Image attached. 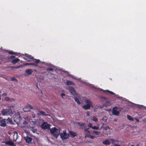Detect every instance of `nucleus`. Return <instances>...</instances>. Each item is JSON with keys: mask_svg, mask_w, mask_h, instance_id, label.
<instances>
[{"mask_svg": "<svg viewBox=\"0 0 146 146\" xmlns=\"http://www.w3.org/2000/svg\"><path fill=\"white\" fill-rule=\"evenodd\" d=\"M15 58V56H10L8 57V58L9 59V58H11V59L14 58Z\"/></svg>", "mask_w": 146, "mask_h": 146, "instance_id": "obj_36", "label": "nucleus"}, {"mask_svg": "<svg viewBox=\"0 0 146 146\" xmlns=\"http://www.w3.org/2000/svg\"><path fill=\"white\" fill-rule=\"evenodd\" d=\"M88 128L85 129L84 130V132L85 133L86 136L89 137L90 136V133L89 131L88 130Z\"/></svg>", "mask_w": 146, "mask_h": 146, "instance_id": "obj_12", "label": "nucleus"}, {"mask_svg": "<svg viewBox=\"0 0 146 146\" xmlns=\"http://www.w3.org/2000/svg\"><path fill=\"white\" fill-rule=\"evenodd\" d=\"M37 119H34L31 122V125H35L37 123Z\"/></svg>", "mask_w": 146, "mask_h": 146, "instance_id": "obj_19", "label": "nucleus"}, {"mask_svg": "<svg viewBox=\"0 0 146 146\" xmlns=\"http://www.w3.org/2000/svg\"><path fill=\"white\" fill-rule=\"evenodd\" d=\"M13 107L10 106L7 107L6 109H3L1 111V113L3 115H10L11 116L13 114L11 108Z\"/></svg>", "mask_w": 146, "mask_h": 146, "instance_id": "obj_1", "label": "nucleus"}, {"mask_svg": "<svg viewBox=\"0 0 146 146\" xmlns=\"http://www.w3.org/2000/svg\"><path fill=\"white\" fill-rule=\"evenodd\" d=\"M117 108L115 106L114 108H113L112 110V113L113 115H118L119 114V112L118 111H117L116 110H115L114 108Z\"/></svg>", "mask_w": 146, "mask_h": 146, "instance_id": "obj_10", "label": "nucleus"}, {"mask_svg": "<svg viewBox=\"0 0 146 146\" xmlns=\"http://www.w3.org/2000/svg\"><path fill=\"white\" fill-rule=\"evenodd\" d=\"M50 133L54 137L57 139L58 136L60 135L59 131L57 132V129L55 127H52L50 129Z\"/></svg>", "mask_w": 146, "mask_h": 146, "instance_id": "obj_2", "label": "nucleus"}, {"mask_svg": "<svg viewBox=\"0 0 146 146\" xmlns=\"http://www.w3.org/2000/svg\"><path fill=\"white\" fill-rule=\"evenodd\" d=\"M61 96L62 98L63 99V96H65V94L64 93H62L61 94Z\"/></svg>", "mask_w": 146, "mask_h": 146, "instance_id": "obj_40", "label": "nucleus"}, {"mask_svg": "<svg viewBox=\"0 0 146 146\" xmlns=\"http://www.w3.org/2000/svg\"><path fill=\"white\" fill-rule=\"evenodd\" d=\"M89 138H90L91 139H93L94 138V136L90 135V137H89Z\"/></svg>", "mask_w": 146, "mask_h": 146, "instance_id": "obj_41", "label": "nucleus"}, {"mask_svg": "<svg viewBox=\"0 0 146 146\" xmlns=\"http://www.w3.org/2000/svg\"><path fill=\"white\" fill-rule=\"evenodd\" d=\"M78 124L80 125V126H82L83 127H85V123H81V124H80V123H78Z\"/></svg>", "mask_w": 146, "mask_h": 146, "instance_id": "obj_38", "label": "nucleus"}, {"mask_svg": "<svg viewBox=\"0 0 146 146\" xmlns=\"http://www.w3.org/2000/svg\"><path fill=\"white\" fill-rule=\"evenodd\" d=\"M88 126L89 127L91 128H92L93 126L92 124L91 123H89L88 124Z\"/></svg>", "mask_w": 146, "mask_h": 146, "instance_id": "obj_35", "label": "nucleus"}, {"mask_svg": "<svg viewBox=\"0 0 146 146\" xmlns=\"http://www.w3.org/2000/svg\"><path fill=\"white\" fill-rule=\"evenodd\" d=\"M99 127L96 126H93L92 129H94L98 130L99 129Z\"/></svg>", "mask_w": 146, "mask_h": 146, "instance_id": "obj_32", "label": "nucleus"}, {"mask_svg": "<svg viewBox=\"0 0 146 146\" xmlns=\"http://www.w3.org/2000/svg\"><path fill=\"white\" fill-rule=\"evenodd\" d=\"M25 58H33V57L32 56L27 54H25Z\"/></svg>", "mask_w": 146, "mask_h": 146, "instance_id": "obj_22", "label": "nucleus"}, {"mask_svg": "<svg viewBox=\"0 0 146 146\" xmlns=\"http://www.w3.org/2000/svg\"><path fill=\"white\" fill-rule=\"evenodd\" d=\"M93 120L95 121H96L98 120L97 118L96 117H94L93 118Z\"/></svg>", "mask_w": 146, "mask_h": 146, "instance_id": "obj_37", "label": "nucleus"}, {"mask_svg": "<svg viewBox=\"0 0 146 146\" xmlns=\"http://www.w3.org/2000/svg\"><path fill=\"white\" fill-rule=\"evenodd\" d=\"M24 65H33H33H34V64H33V63H25L24 64Z\"/></svg>", "mask_w": 146, "mask_h": 146, "instance_id": "obj_31", "label": "nucleus"}, {"mask_svg": "<svg viewBox=\"0 0 146 146\" xmlns=\"http://www.w3.org/2000/svg\"><path fill=\"white\" fill-rule=\"evenodd\" d=\"M23 58L25 60H26L28 62H31L32 61V60L33 58H25V57H24Z\"/></svg>", "mask_w": 146, "mask_h": 146, "instance_id": "obj_25", "label": "nucleus"}, {"mask_svg": "<svg viewBox=\"0 0 146 146\" xmlns=\"http://www.w3.org/2000/svg\"><path fill=\"white\" fill-rule=\"evenodd\" d=\"M90 105L89 104H86L82 106V108L85 110L89 109L90 108Z\"/></svg>", "mask_w": 146, "mask_h": 146, "instance_id": "obj_14", "label": "nucleus"}, {"mask_svg": "<svg viewBox=\"0 0 146 146\" xmlns=\"http://www.w3.org/2000/svg\"><path fill=\"white\" fill-rule=\"evenodd\" d=\"M25 72L27 74V75H29L32 74L33 71L31 69H28L26 70Z\"/></svg>", "mask_w": 146, "mask_h": 146, "instance_id": "obj_16", "label": "nucleus"}, {"mask_svg": "<svg viewBox=\"0 0 146 146\" xmlns=\"http://www.w3.org/2000/svg\"><path fill=\"white\" fill-rule=\"evenodd\" d=\"M2 95L4 96H6L7 95V94L6 93H4L2 94Z\"/></svg>", "mask_w": 146, "mask_h": 146, "instance_id": "obj_42", "label": "nucleus"}, {"mask_svg": "<svg viewBox=\"0 0 146 146\" xmlns=\"http://www.w3.org/2000/svg\"><path fill=\"white\" fill-rule=\"evenodd\" d=\"M74 99L75 100V101L77 103L79 104H80V102L78 100V99L76 98H74Z\"/></svg>", "mask_w": 146, "mask_h": 146, "instance_id": "obj_28", "label": "nucleus"}, {"mask_svg": "<svg viewBox=\"0 0 146 146\" xmlns=\"http://www.w3.org/2000/svg\"><path fill=\"white\" fill-rule=\"evenodd\" d=\"M11 80L12 81H14L16 80V79L14 77L11 78Z\"/></svg>", "mask_w": 146, "mask_h": 146, "instance_id": "obj_39", "label": "nucleus"}, {"mask_svg": "<svg viewBox=\"0 0 146 146\" xmlns=\"http://www.w3.org/2000/svg\"><path fill=\"white\" fill-rule=\"evenodd\" d=\"M7 98L8 99H9V98Z\"/></svg>", "mask_w": 146, "mask_h": 146, "instance_id": "obj_51", "label": "nucleus"}, {"mask_svg": "<svg viewBox=\"0 0 146 146\" xmlns=\"http://www.w3.org/2000/svg\"><path fill=\"white\" fill-rule=\"evenodd\" d=\"M19 61V59L18 58H16L13 60L12 62L13 64H15Z\"/></svg>", "mask_w": 146, "mask_h": 146, "instance_id": "obj_18", "label": "nucleus"}, {"mask_svg": "<svg viewBox=\"0 0 146 146\" xmlns=\"http://www.w3.org/2000/svg\"><path fill=\"white\" fill-rule=\"evenodd\" d=\"M131 146H134V145H131Z\"/></svg>", "mask_w": 146, "mask_h": 146, "instance_id": "obj_50", "label": "nucleus"}, {"mask_svg": "<svg viewBox=\"0 0 146 146\" xmlns=\"http://www.w3.org/2000/svg\"><path fill=\"white\" fill-rule=\"evenodd\" d=\"M23 110L25 112H28L30 111V110L28 108V107H27V106L23 108Z\"/></svg>", "mask_w": 146, "mask_h": 146, "instance_id": "obj_24", "label": "nucleus"}, {"mask_svg": "<svg viewBox=\"0 0 146 146\" xmlns=\"http://www.w3.org/2000/svg\"><path fill=\"white\" fill-rule=\"evenodd\" d=\"M53 70V68H46V70L47 71H52Z\"/></svg>", "mask_w": 146, "mask_h": 146, "instance_id": "obj_33", "label": "nucleus"}, {"mask_svg": "<svg viewBox=\"0 0 146 146\" xmlns=\"http://www.w3.org/2000/svg\"><path fill=\"white\" fill-rule=\"evenodd\" d=\"M102 143L104 145H109L110 144V142L108 139H106L102 142Z\"/></svg>", "mask_w": 146, "mask_h": 146, "instance_id": "obj_17", "label": "nucleus"}, {"mask_svg": "<svg viewBox=\"0 0 146 146\" xmlns=\"http://www.w3.org/2000/svg\"><path fill=\"white\" fill-rule=\"evenodd\" d=\"M69 133L70 135V136L72 137H74L76 136V133L73 132L72 131H70Z\"/></svg>", "mask_w": 146, "mask_h": 146, "instance_id": "obj_15", "label": "nucleus"}, {"mask_svg": "<svg viewBox=\"0 0 146 146\" xmlns=\"http://www.w3.org/2000/svg\"><path fill=\"white\" fill-rule=\"evenodd\" d=\"M32 61L33 62H32L34 64V65H33V66H38L37 64L40 62V60L39 59H36L33 58L32 60Z\"/></svg>", "mask_w": 146, "mask_h": 146, "instance_id": "obj_7", "label": "nucleus"}, {"mask_svg": "<svg viewBox=\"0 0 146 146\" xmlns=\"http://www.w3.org/2000/svg\"><path fill=\"white\" fill-rule=\"evenodd\" d=\"M37 114L38 115H44V116L48 115V114H47L45 112H44L43 111H38Z\"/></svg>", "mask_w": 146, "mask_h": 146, "instance_id": "obj_11", "label": "nucleus"}, {"mask_svg": "<svg viewBox=\"0 0 146 146\" xmlns=\"http://www.w3.org/2000/svg\"><path fill=\"white\" fill-rule=\"evenodd\" d=\"M5 143L7 145H9L11 146H14L15 144L13 142L12 140H9L6 141L5 142Z\"/></svg>", "mask_w": 146, "mask_h": 146, "instance_id": "obj_9", "label": "nucleus"}, {"mask_svg": "<svg viewBox=\"0 0 146 146\" xmlns=\"http://www.w3.org/2000/svg\"><path fill=\"white\" fill-rule=\"evenodd\" d=\"M100 133V132H98V131H93V133L94 134H96V135H98Z\"/></svg>", "mask_w": 146, "mask_h": 146, "instance_id": "obj_34", "label": "nucleus"}, {"mask_svg": "<svg viewBox=\"0 0 146 146\" xmlns=\"http://www.w3.org/2000/svg\"><path fill=\"white\" fill-rule=\"evenodd\" d=\"M24 139L25 140L26 142L28 143H31L32 140V139L28 136L24 137Z\"/></svg>", "mask_w": 146, "mask_h": 146, "instance_id": "obj_8", "label": "nucleus"}, {"mask_svg": "<svg viewBox=\"0 0 146 146\" xmlns=\"http://www.w3.org/2000/svg\"><path fill=\"white\" fill-rule=\"evenodd\" d=\"M60 134L61 138L62 140L68 139L69 138V135L66 133V129H64L63 132L61 133Z\"/></svg>", "mask_w": 146, "mask_h": 146, "instance_id": "obj_3", "label": "nucleus"}, {"mask_svg": "<svg viewBox=\"0 0 146 146\" xmlns=\"http://www.w3.org/2000/svg\"><path fill=\"white\" fill-rule=\"evenodd\" d=\"M68 90L73 95L76 94V90L73 87L71 86L69 87Z\"/></svg>", "mask_w": 146, "mask_h": 146, "instance_id": "obj_5", "label": "nucleus"}, {"mask_svg": "<svg viewBox=\"0 0 146 146\" xmlns=\"http://www.w3.org/2000/svg\"><path fill=\"white\" fill-rule=\"evenodd\" d=\"M110 140L111 141L112 143H113L114 142H115V140L113 139H111Z\"/></svg>", "mask_w": 146, "mask_h": 146, "instance_id": "obj_44", "label": "nucleus"}, {"mask_svg": "<svg viewBox=\"0 0 146 146\" xmlns=\"http://www.w3.org/2000/svg\"><path fill=\"white\" fill-rule=\"evenodd\" d=\"M21 67V65H19L17 66H11L10 67V68L12 69H13L14 68L18 69Z\"/></svg>", "mask_w": 146, "mask_h": 146, "instance_id": "obj_26", "label": "nucleus"}, {"mask_svg": "<svg viewBox=\"0 0 146 146\" xmlns=\"http://www.w3.org/2000/svg\"><path fill=\"white\" fill-rule=\"evenodd\" d=\"M135 119L137 122H139V120L138 119H137L136 118H135Z\"/></svg>", "mask_w": 146, "mask_h": 146, "instance_id": "obj_43", "label": "nucleus"}, {"mask_svg": "<svg viewBox=\"0 0 146 146\" xmlns=\"http://www.w3.org/2000/svg\"><path fill=\"white\" fill-rule=\"evenodd\" d=\"M5 51L6 52H8L10 54H16V53L14 52L13 51H12V50L9 51H8V50H5Z\"/></svg>", "mask_w": 146, "mask_h": 146, "instance_id": "obj_20", "label": "nucleus"}, {"mask_svg": "<svg viewBox=\"0 0 146 146\" xmlns=\"http://www.w3.org/2000/svg\"><path fill=\"white\" fill-rule=\"evenodd\" d=\"M114 146H121L120 145L116 144H114Z\"/></svg>", "mask_w": 146, "mask_h": 146, "instance_id": "obj_47", "label": "nucleus"}, {"mask_svg": "<svg viewBox=\"0 0 146 146\" xmlns=\"http://www.w3.org/2000/svg\"><path fill=\"white\" fill-rule=\"evenodd\" d=\"M6 124L5 119H3L0 121V125L1 127H5L6 126Z\"/></svg>", "mask_w": 146, "mask_h": 146, "instance_id": "obj_6", "label": "nucleus"}, {"mask_svg": "<svg viewBox=\"0 0 146 146\" xmlns=\"http://www.w3.org/2000/svg\"><path fill=\"white\" fill-rule=\"evenodd\" d=\"M109 92V93H110V94H111V95H115V94L114 93H113V92L110 91L108 90H104V92Z\"/></svg>", "mask_w": 146, "mask_h": 146, "instance_id": "obj_29", "label": "nucleus"}, {"mask_svg": "<svg viewBox=\"0 0 146 146\" xmlns=\"http://www.w3.org/2000/svg\"><path fill=\"white\" fill-rule=\"evenodd\" d=\"M6 123L7 124L10 123L11 124H12V119L11 118L8 117L7 119H5Z\"/></svg>", "mask_w": 146, "mask_h": 146, "instance_id": "obj_13", "label": "nucleus"}, {"mask_svg": "<svg viewBox=\"0 0 146 146\" xmlns=\"http://www.w3.org/2000/svg\"><path fill=\"white\" fill-rule=\"evenodd\" d=\"M86 114L88 116H90V113L88 111H87L86 112Z\"/></svg>", "mask_w": 146, "mask_h": 146, "instance_id": "obj_45", "label": "nucleus"}, {"mask_svg": "<svg viewBox=\"0 0 146 146\" xmlns=\"http://www.w3.org/2000/svg\"><path fill=\"white\" fill-rule=\"evenodd\" d=\"M27 106L28 107V108H29L30 110V109L33 110V107L30 104H28L27 105Z\"/></svg>", "mask_w": 146, "mask_h": 146, "instance_id": "obj_30", "label": "nucleus"}, {"mask_svg": "<svg viewBox=\"0 0 146 146\" xmlns=\"http://www.w3.org/2000/svg\"><path fill=\"white\" fill-rule=\"evenodd\" d=\"M17 138H16V139H15L14 138L13 140H14V141H16V140H17Z\"/></svg>", "mask_w": 146, "mask_h": 146, "instance_id": "obj_49", "label": "nucleus"}, {"mask_svg": "<svg viewBox=\"0 0 146 146\" xmlns=\"http://www.w3.org/2000/svg\"><path fill=\"white\" fill-rule=\"evenodd\" d=\"M143 121L144 122H146V118H145L143 120Z\"/></svg>", "mask_w": 146, "mask_h": 146, "instance_id": "obj_48", "label": "nucleus"}, {"mask_svg": "<svg viewBox=\"0 0 146 146\" xmlns=\"http://www.w3.org/2000/svg\"><path fill=\"white\" fill-rule=\"evenodd\" d=\"M145 141H146V139Z\"/></svg>", "mask_w": 146, "mask_h": 146, "instance_id": "obj_52", "label": "nucleus"}, {"mask_svg": "<svg viewBox=\"0 0 146 146\" xmlns=\"http://www.w3.org/2000/svg\"><path fill=\"white\" fill-rule=\"evenodd\" d=\"M127 118L128 119L131 121H133L134 120L133 118L130 115H127Z\"/></svg>", "mask_w": 146, "mask_h": 146, "instance_id": "obj_23", "label": "nucleus"}, {"mask_svg": "<svg viewBox=\"0 0 146 146\" xmlns=\"http://www.w3.org/2000/svg\"><path fill=\"white\" fill-rule=\"evenodd\" d=\"M50 125L46 122H43L41 125V128L44 129H50Z\"/></svg>", "mask_w": 146, "mask_h": 146, "instance_id": "obj_4", "label": "nucleus"}, {"mask_svg": "<svg viewBox=\"0 0 146 146\" xmlns=\"http://www.w3.org/2000/svg\"><path fill=\"white\" fill-rule=\"evenodd\" d=\"M32 117L33 118H34L35 117V115L34 114H32Z\"/></svg>", "mask_w": 146, "mask_h": 146, "instance_id": "obj_46", "label": "nucleus"}, {"mask_svg": "<svg viewBox=\"0 0 146 146\" xmlns=\"http://www.w3.org/2000/svg\"><path fill=\"white\" fill-rule=\"evenodd\" d=\"M66 84H67V85H74V84L73 82H72V81H70L69 80H68L67 81Z\"/></svg>", "mask_w": 146, "mask_h": 146, "instance_id": "obj_21", "label": "nucleus"}, {"mask_svg": "<svg viewBox=\"0 0 146 146\" xmlns=\"http://www.w3.org/2000/svg\"><path fill=\"white\" fill-rule=\"evenodd\" d=\"M85 102L86 104H89V105H91V102L89 100H85Z\"/></svg>", "mask_w": 146, "mask_h": 146, "instance_id": "obj_27", "label": "nucleus"}]
</instances>
